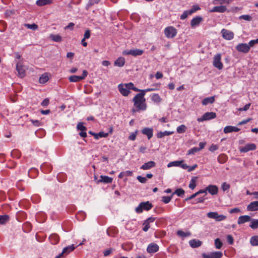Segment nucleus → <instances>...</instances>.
I'll use <instances>...</instances> for the list:
<instances>
[{"mask_svg":"<svg viewBox=\"0 0 258 258\" xmlns=\"http://www.w3.org/2000/svg\"><path fill=\"white\" fill-rule=\"evenodd\" d=\"M151 100L152 101L158 103L161 101V98L158 94H153L151 96Z\"/></svg>","mask_w":258,"mask_h":258,"instance_id":"obj_36","label":"nucleus"},{"mask_svg":"<svg viewBox=\"0 0 258 258\" xmlns=\"http://www.w3.org/2000/svg\"><path fill=\"white\" fill-rule=\"evenodd\" d=\"M153 86H155V87L153 88H147L146 89L142 90L141 91V92L144 93V95H145L146 93L147 92H151L158 89V86L157 84L153 85Z\"/></svg>","mask_w":258,"mask_h":258,"instance_id":"obj_42","label":"nucleus"},{"mask_svg":"<svg viewBox=\"0 0 258 258\" xmlns=\"http://www.w3.org/2000/svg\"><path fill=\"white\" fill-rule=\"evenodd\" d=\"M199 151L197 147H193L188 151V154H194Z\"/></svg>","mask_w":258,"mask_h":258,"instance_id":"obj_56","label":"nucleus"},{"mask_svg":"<svg viewBox=\"0 0 258 258\" xmlns=\"http://www.w3.org/2000/svg\"><path fill=\"white\" fill-rule=\"evenodd\" d=\"M226 218V217L223 215H217V219H216V220L217 221H223V220H225Z\"/></svg>","mask_w":258,"mask_h":258,"instance_id":"obj_61","label":"nucleus"},{"mask_svg":"<svg viewBox=\"0 0 258 258\" xmlns=\"http://www.w3.org/2000/svg\"><path fill=\"white\" fill-rule=\"evenodd\" d=\"M174 133L173 132L165 131V132H159L156 134V136L158 138H162L165 136H169Z\"/></svg>","mask_w":258,"mask_h":258,"instance_id":"obj_31","label":"nucleus"},{"mask_svg":"<svg viewBox=\"0 0 258 258\" xmlns=\"http://www.w3.org/2000/svg\"><path fill=\"white\" fill-rule=\"evenodd\" d=\"M230 187V184L226 182H223L221 185V188L224 191L228 190Z\"/></svg>","mask_w":258,"mask_h":258,"instance_id":"obj_53","label":"nucleus"},{"mask_svg":"<svg viewBox=\"0 0 258 258\" xmlns=\"http://www.w3.org/2000/svg\"><path fill=\"white\" fill-rule=\"evenodd\" d=\"M186 126L184 124H181L177 127L176 131L178 134H182L186 132Z\"/></svg>","mask_w":258,"mask_h":258,"instance_id":"obj_39","label":"nucleus"},{"mask_svg":"<svg viewBox=\"0 0 258 258\" xmlns=\"http://www.w3.org/2000/svg\"><path fill=\"white\" fill-rule=\"evenodd\" d=\"M216 117V114L215 112H206L200 118L197 119L198 122H202L204 120H208L212 119H214Z\"/></svg>","mask_w":258,"mask_h":258,"instance_id":"obj_9","label":"nucleus"},{"mask_svg":"<svg viewBox=\"0 0 258 258\" xmlns=\"http://www.w3.org/2000/svg\"><path fill=\"white\" fill-rule=\"evenodd\" d=\"M129 86H130V88L131 90H134L135 91H136V92H141V91L142 90H140L138 88L135 87L134 86V84L133 83H131V82L129 83Z\"/></svg>","mask_w":258,"mask_h":258,"instance_id":"obj_60","label":"nucleus"},{"mask_svg":"<svg viewBox=\"0 0 258 258\" xmlns=\"http://www.w3.org/2000/svg\"><path fill=\"white\" fill-rule=\"evenodd\" d=\"M49 103V100L48 98H45L43 100V101L41 103V105L42 106H47L48 105Z\"/></svg>","mask_w":258,"mask_h":258,"instance_id":"obj_64","label":"nucleus"},{"mask_svg":"<svg viewBox=\"0 0 258 258\" xmlns=\"http://www.w3.org/2000/svg\"><path fill=\"white\" fill-rule=\"evenodd\" d=\"M36 3L37 6L41 7L52 4L53 0H37Z\"/></svg>","mask_w":258,"mask_h":258,"instance_id":"obj_29","label":"nucleus"},{"mask_svg":"<svg viewBox=\"0 0 258 258\" xmlns=\"http://www.w3.org/2000/svg\"><path fill=\"white\" fill-rule=\"evenodd\" d=\"M137 179L142 183H145L147 181V178L145 177H142V176L139 175L137 176Z\"/></svg>","mask_w":258,"mask_h":258,"instance_id":"obj_58","label":"nucleus"},{"mask_svg":"<svg viewBox=\"0 0 258 258\" xmlns=\"http://www.w3.org/2000/svg\"><path fill=\"white\" fill-rule=\"evenodd\" d=\"M155 219L156 218L155 217H150L145 221L143 223L144 227L143 228V230L145 232H147L150 228V224L154 222Z\"/></svg>","mask_w":258,"mask_h":258,"instance_id":"obj_17","label":"nucleus"},{"mask_svg":"<svg viewBox=\"0 0 258 258\" xmlns=\"http://www.w3.org/2000/svg\"><path fill=\"white\" fill-rule=\"evenodd\" d=\"M153 205L149 201L141 202L136 208L135 211L137 213H141L143 210L149 211L152 209Z\"/></svg>","mask_w":258,"mask_h":258,"instance_id":"obj_2","label":"nucleus"},{"mask_svg":"<svg viewBox=\"0 0 258 258\" xmlns=\"http://www.w3.org/2000/svg\"><path fill=\"white\" fill-rule=\"evenodd\" d=\"M10 220V217L8 215H0V224H5Z\"/></svg>","mask_w":258,"mask_h":258,"instance_id":"obj_35","label":"nucleus"},{"mask_svg":"<svg viewBox=\"0 0 258 258\" xmlns=\"http://www.w3.org/2000/svg\"><path fill=\"white\" fill-rule=\"evenodd\" d=\"M250 227L252 229H256L258 228V220H253L250 225Z\"/></svg>","mask_w":258,"mask_h":258,"instance_id":"obj_50","label":"nucleus"},{"mask_svg":"<svg viewBox=\"0 0 258 258\" xmlns=\"http://www.w3.org/2000/svg\"><path fill=\"white\" fill-rule=\"evenodd\" d=\"M239 19H243L245 21H250L252 20V17L248 15H243L239 17Z\"/></svg>","mask_w":258,"mask_h":258,"instance_id":"obj_48","label":"nucleus"},{"mask_svg":"<svg viewBox=\"0 0 258 258\" xmlns=\"http://www.w3.org/2000/svg\"><path fill=\"white\" fill-rule=\"evenodd\" d=\"M250 243L252 246H258V236H252L250 239Z\"/></svg>","mask_w":258,"mask_h":258,"instance_id":"obj_38","label":"nucleus"},{"mask_svg":"<svg viewBox=\"0 0 258 258\" xmlns=\"http://www.w3.org/2000/svg\"><path fill=\"white\" fill-rule=\"evenodd\" d=\"M196 179L195 178H192L190 181V183L189 184L188 187L190 189H194L196 187Z\"/></svg>","mask_w":258,"mask_h":258,"instance_id":"obj_52","label":"nucleus"},{"mask_svg":"<svg viewBox=\"0 0 258 258\" xmlns=\"http://www.w3.org/2000/svg\"><path fill=\"white\" fill-rule=\"evenodd\" d=\"M227 10V7L225 6H215L210 10L211 12L224 13Z\"/></svg>","mask_w":258,"mask_h":258,"instance_id":"obj_25","label":"nucleus"},{"mask_svg":"<svg viewBox=\"0 0 258 258\" xmlns=\"http://www.w3.org/2000/svg\"><path fill=\"white\" fill-rule=\"evenodd\" d=\"M159 247L157 244L151 243L149 244L147 248V251L149 253H155L159 250Z\"/></svg>","mask_w":258,"mask_h":258,"instance_id":"obj_16","label":"nucleus"},{"mask_svg":"<svg viewBox=\"0 0 258 258\" xmlns=\"http://www.w3.org/2000/svg\"><path fill=\"white\" fill-rule=\"evenodd\" d=\"M177 234L178 236L184 237L188 236L190 235L189 232H184L182 230H178L177 232Z\"/></svg>","mask_w":258,"mask_h":258,"instance_id":"obj_45","label":"nucleus"},{"mask_svg":"<svg viewBox=\"0 0 258 258\" xmlns=\"http://www.w3.org/2000/svg\"><path fill=\"white\" fill-rule=\"evenodd\" d=\"M144 50L140 49H130L124 50L122 52L123 55H132L134 56L141 55L143 54Z\"/></svg>","mask_w":258,"mask_h":258,"instance_id":"obj_8","label":"nucleus"},{"mask_svg":"<svg viewBox=\"0 0 258 258\" xmlns=\"http://www.w3.org/2000/svg\"><path fill=\"white\" fill-rule=\"evenodd\" d=\"M77 128L78 130H80L81 132L79 133V135L82 138H86L87 137V128L83 125V123L79 122L77 125Z\"/></svg>","mask_w":258,"mask_h":258,"instance_id":"obj_15","label":"nucleus"},{"mask_svg":"<svg viewBox=\"0 0 258 258\" xmlns=\"http://www.w3.org/2000/svg\"><path fill=\"white\" fill-rule=\"evenodd\" d=\"M206 191H208L212 195H216L218 194V188L215 185H209L206 187Z\"/></svg>","mask_w":258,"mask_h":258,"instance_id":"obj_19","label":"nucleus"},{"mask_svg":"<svg viewBox=\"0 0 258 258\" xmlns=\"http://www.w3.org/2000/svg\"><path fill=\"white\" fill-rule=\"evenodd\" d=\"M75 248V246L74 244L67 246L63 249L61 253L57 255L55 258H60L61 257L63 256L64 254L67 255L70 252L73 251Z\"/></svg>","mask_w":258,"mask_h":258,"instance_id":"obj_14","label":"nucleus"},{"mask_svg":"<svg viewBox=\"0 0 258 258\" xmlns=\"http://www.w3.org/2000/svg\"><path fill=\"white\" fill-rule=\"evenodd\" d=\"M101 0H89L88 4L87 7H91L95 4H98Z\"/></svg>","mask_w":258,"mask_h":258,"instance_id":"obj_51","label":"nucleus"},{"mask_svg":"<svg viewBox=\"0 0 258 258\" xmlns=\"http://www.w3.org/2000/svg\"><path fill=\"white\" fill-rule=\"evenodd\" d=\"M203 21V18L200 16H197L195 18H193L190 22L191 27L192 28H195L199 26Z\"/></svg>","mask_w":258,"mask_h":258,"instance_id":"obj_18","label":"nucleus"},{"mask_svg":"<svg viewBox=\"0 0 258 258\" xmlns=\"http://www.w3.org/2000/svg\"><path fill=\"white\" fill-rule=\"evenodd\" d=\"M141 132L143 135H146L147 136L149 140H150L153 137V130L152 128L145 127L142 130Z\"/></svg>","mask_w":258,"mask_h":258,"instance_id":"obj_21","label":"nucleus"},{"mask_svg":"<svg viewBox=\"0 0 258 258\" xmlns=\"http://www.w3.org/2000/svg\"><path fill=\"white\" fill-rule=\"evenodd\" d=\"M202 256L203 258H221L223 253L221 251H214L209 253H204Z\"/></svg>","mask_w":258,"mask_h":258,"instance_id":"obj_10","label":"nucleus"},{"mask_svg":"<svg viewBox=\"0 0 258 258\" xmlns=\"http://www.w3.org/2000/svg\"><path fill=\"white\" fill-rule=\"evenodd\" d=\"M134 105L136 109L133 108L132 112L135 113L136 111L141 110L144 111L147 109V104L146 103V99L144 93L140 92L136 94L133 99Z\"/></svg>","mask_w":258,"mask_h":258,"instance_id":"obj_1","label":"nucleus"},{"mask_svg":"<svg viewBox=\"0 0 258 258\" xmlns=\"http://www.w3.org/2000/svg\"><path fill=\"white\" fill-rule=\"evenodd\" d=\"M156 166V163L154 161H149L147 163H144L141 167L140 169L146 170L150 169Z\"/></svg>","mask_w":258,"mask_h":258,"instance_id":"obj_22","label":"nucleus"},{"mask_svg":"<svg viewBox=\"0 0 258 258\" xmlns=\"http://www.w3.org/2000/svg\"><path fill=\"white\" fill-rule=\"evenodd\" d=\"M258 43V38L255 40H251L248 43V45L249 46V48L250 47H252L254 44Z\"/></svg>","mask_w":258,"mask_h":258,"instance_id":"obj_63","label":"nucleus"},{"mask_svg":"<svg viewBox=\"0 0 258 258\" xmlns=\"http://www.w3.org/2000/svg\"><path fill=\"white\" fill-rule=\"evenodd\" d=\"M189 13V10L188 11H185L182 14V15L180 16V19L181 20H184L185 19L188 15H191V14H190Z\"/></svg>","mask_w":258,"mask_h":258,"instance_id":"obj_47","label":"nucleus"},{"mask_svg":"<svg viewBox=\"0 0 258 258\" xmlns=\"http://www.w3.org/2000/svg\"><path fill=\"white\" fill-rule=\"evenodd\" d=\"M232 0H214L213 2V4L216 5L217 4V3L216 2H219L220 4H229Z\"/></svg>","mask_w":258,"mask_h":258,"instance_id":"obj_49","label":"nucleus"},{"mask_svg":"<svg viewBox=\"0 0 258 258\" xmlns=\"http://www.w3.org/2000/svg\"><path fill=\"white\" fill-rule=\"evenodd\" d=\"M130 86L129 83L127 84H120L118 85V89L120 94L124 96H127L130 93Z\"/></svg>","mask_w":258,"mask_h":258,"instance_id":"obj_3","label":"nucleus"},{"mask_svg":"<svg viewBox=\"0 0 258 258\" xmlns=\"http://www.w3.org/2000/svg\"><path fill=\"white\" fill-rule=\"evenodd\" d=\"M236 49L241 52L246 53L250 50L249 46L246 43H240L236 47Z\"/></svg>","mask_w":258,"mask_h":258,"instance_id":"obj_13","label":"nucleus"},{"mask_svg":"<svg viewBox=\"0 0 258 258\" xmlns=\"http://www.w3.org/2000/svg\"><path fill=\"white\" fill-rule=\"evenodd\" d=\"M182 162H183V161H176L171 162L168 164L167 167H170L172 166H180Z\"/></svg>","mask_w":258,"mask_h":258,"instance_id":"obj_40","label":"nucleus"},{"mask_svg":"<svg viewBox=\"0 0 258 258\" xmlns=\"http://www.w3.org/2000/svg\"><path fill=\"white\" fill-rule=\"evenodd\" d=\"M49 37L51 39L52 41L54 42H60L62 41L61 37L58 34H50Z\"/></svg>","mask_w":258,"mask_h":258,"instance_id":"obj_34","label":"nucleus"},{"mask_svg":"<svg viewBox=\"0 0 258 258\" xmlns=\"http://www.w3.org/2000/svg\"><path fill=\"white\" fill-rule=\"evenodd\" d=\"M173 195H174V194H172L171 195V196H163V197H162V201L163 202H164L165 204L169 203L171 201Z\"/></svg>","mask_w":258,"mask_h":258,"instance_id":"obj_41","label":"nucleus"},{"mask_svg":"<svg viewBox=\"0 0 258 258\" xmlns=\"http://www.w3.org/2000/svg\"><path fill=\"white\" fill-rule=\"evenodd\" d=\"M256 145L253 143L247 144L244 147L239 148V151L241 153H246L249 151H253L256 149Z\"/></svg>","mask_w":258,"mask_h":258,"instance_id":"obj_11","label":"nucleus"},{"mask_svg":"<svg viewBox=\"0 0 258 258\" xmlns=\"http://www.w3.org/2000/svg\"><path fill=\"white\" fill-rule=\"evenodd\" d=\"M221 33L223 38L227 40H232L234 36L232 31L225 29H222Z\"/></svg>","mask_w":258,"mask_h":258,"instance_id":"obj_12","label":"nucleus"},{"mask_svg":"<svg viewBox=\"0 0 258 258\" xmlns=\"http://www.w3.org/2000/svg\"><path fill=\"white\" fill-rule=\"evenodd\" d=\"M221 60V55L220 54H217L214 56L213 64L219 70H222L223 68V64Z\"/></svg>","mask_w":258,"mask_h":258,"instance_id":"obj_6","label":"nucleus"},{"mask_svg":"<svg viewBox=\"0 0 258 258\" xmlns=\"http://www.w3.org/2000/svg\"><path fill=\"white\" fill-rule=\"evenodd\" d=\"M217 215H218L217 212H210L207 214V216L210 218H212V219H214L216 220L217 219Z\"/></svg>","mask_w":258,"mask_h":258,"instance_id":"obj_46","label":"nucleus"},{"mask_svg":"<svg viewBox=\"0 0 258 258\" xmlns=\"http://www.w3.org/2000/svg\"><path fill=\"white\" fill-rule=\"evenodd\" d=\"M125 63V59L122 57H118L114 62V66L121 67Z\"/></svg>","mask_w":258,"mask_h":258,"instance_id":"obj_30","label":"nucleus"},{"mask_svg":"<svg viewBox=\"0 0 258 258\" xmlns=\"http://www.w3.org/2000/svg\"><path fill=\"white\" fill-rule=\"evenodd\" d=\"M251 218L249 216L244 215L241 216L238 218L237 223L239 225L248 222L250 220Z\"/></svg>","mask_w":258,"mask_h":258,"instance_id":"obj_27","label":"nucleus"},{"mask_svg":"<svg viewBox=\"0 0 258 258\" xmlns=\"http://www.w3.org/2000/svg\"><path fill=\"white\" fill-rule=\"evenodd\" d=\"M206 200V198L204 197H201L196 199L194 202H191L192 204H196L199 203H204Z\"/></svg>","mask_w":258,"mask_h":258,"instance_id":"obj_54","label":"nucleus"},{"mask_svg":"<svg viewBox=\"0 0 258 258\" xmlns=\"http://www.w3.org/2000/svg\"><path fill=\"white\" fill-rule=\"evenodd\" d=\"M48 76L46 74H42L39 78V83L44 84L48 81Z\"/></svg>","mask_w":258,"mask_h":258,"instance_id":"obj_37","label":"nucleus"},{"mask_svg":"<svg viewBox=\"0 0 258 258\" xmlns=\"http://www.w3.org/2000/svg\"><path fill=\"white\" fill-rule=\"evenodd\" d=\"M189 245L191 247L196 248V247H198L202 245V242L201 241H200L198 239H194L190 240L189 241Z\"/></svg>","mask_w":258,"mask_h":258,"instance_id":"obj_28","label":"nucleus"},{"mask_svg":"<svg viewBox=\"0 0 258 258\" xmlns=\"http://www.w3.org/2000/svg\"><path fill=\"white\" fill-rule=\"evenodd\" d=\"M184 190L182 188H180L176 189L173 194H176L178 197H181L184 195Z\"/></svg>","mask_w":258,"mask_h":258,"instance_id":"obj_44","label":"nucleus"},{"mask_svg":"<svg viewBox=\"0 0 258 258\" xmlns=\"http://www.w3.org/2000/svg\"><path fill=\"white\" fill-rule=\"evenodd\" d=\"M49 240L52 244L56 245L59 242L60 238L58 234L53 233L49 236Z\"/></svg>","mask_w":258,"mask_h":258,"instance_id":"obj_20","label":"nucleus"},{"mask_svg":"<svg viewBox=\"0 0 258 258\" xmlns=\"http://www.w3.org/2000/svg\"><path fill=\"white\" fill-rule=\"evenodd\" d=\"M239 131H240V128H239L237 127L231 126V125L226 126L224 128V132L225 134H227V133H231V132H237Z\"/></svg>","mask_w":258,"mask_h":258,"instance_id":"obj_26","label":"nucleus"},{"mask_svg":"<svg viewBox=\"0 0 258 258\" xmlns=\"http://www.w3.org/2000/svg\"><path fill=\"white\" fill-rule=\"evenodd\" d=\"M164 34L168 38H173L177 34V30L173 26H168L164 29Z\"/></svg>","mask_w":258,"mask_h":258,"instance_id":"obj_4","label":"nucleus"},{"mask_svg":"<svg viewBox=\"0 0 258 258\" xmlns=\"http://www.w3.org/2000/svg\"><path fill=\"white\" fill-rule=\"evenodd\" d=\"M113 178L108 176L101 175L100 179L97 181V183L103 182L104 183H110L112 182Z\"/></svg>","mask_w":258,"mask_h":258,"instance_id":"obj_23","label":"nucleus"},{"mask_svg":"<svg viewBox=\"0 0 258 258\" xmlns=\"http://www.w3.org/2000/svg\"><path fill=\"white\" fill-rule=\"evenodd\" d=\"M16 70L18 72V76L20 78H24L26 76L25 67L23 62L21 61L17 62L16 64Z\"/></svg>","mask_w":258,"mask_h":258,"instance_id":"obj_7","label":"nucleus"},{"mask_svg":"<svg viewBox=\"0 0 258 258\" xmlns=\"http://www.w3.org/2000/svg\"><path fill=\"white\" fill-rule=\"evenodd\" d=\"M26 27L28 29H31L32 30H36L38 28V26L35 24H26Z\"/></svg>","mask_w":258,"mask_h":258,"instance_id":"obj_59","label":"nucleus"},{"mask_svg":"<svg viewBox=\"0 0 258 258\" xmlns=\"http://www.w3.org/2000/svg\"><path fill=\"white\" fill-rule=\"evenodd\" d=\"M215 101V98L214 96L210 97H207L204 99L202 101V104L203 105H207L208 104H212Z\"/></svg>","mask_w":258,"mask_h":258,"instance_id":"obj_32","label":"nucleus"},{"mask_svg":"<svg viewBox=\"0 0 258 258\" xmlns=\"http://www.w3.org/2000/svg\"><path fill=\"white\" fill-rule=\"evenodd\" d=\"M223 245L222 242L221 241L220 239L216 238L215 240V246L216 248L220 249Z\"/></svg>","mask_w":258,"mask_h":258,"instance_id":"obj_43","label":"nucleus"},{"mask_svg":"<svg viewBox=\"0 0 258 258\" xmlns=\"http://www.w3.org/2000/svg\"><path fill=\"white\" fill-rule=\"evenodd\" d=\"M88 74V72L86 70L83 71V74L81 76L73 75L69 77V80L71 82H78L81 80H83L86 78Z\"/></svg>","mask_w":258,"mask_h":258,"instance_id":"obj_5","label":"nucleus"},{"mask_svg":"<svg viewBox=\"0 0 258 258\" xmlns=\"http://www.w3.org/2000/svg\"><path fill=\"white\" fill-rule=\"evenodd\" d=\"M138 131L137 130L135 132L133 133L129 137L128 139L131 141H135L136 139Z\"/></svg>","mask_w":258,"mask_h":258,"instance_id":"obj_55","label":"nucleus"},{"mask_svg":"<svg viewBox=\"0 0 258 258\" xmlns=\"http://www.w3.org/2000/svg\"><path fill=\"white\" fill-rule=\"evenodd\" d=\"M112 248H110L107 249L103 251V255L104 256H107L112 252Z\"/></svg>","mask_w":258,"mask_h":258,"instance_id":"obj_62","label":"nucleus"},{"mask_svg":"<svg viewBox=\"0 0 258 258\" xmlns=\"http://www.w3.org/2000/svg\"><path fill=\"white\" fill-rule=\"evenodd\" d=\"M227 156L224 154H221L218 157V162L220 164H224L226 162L227 160Z\"/></svg>","mask_w":258,"mask_h":258,"instance_id":"obj_33","label":"nucleus"},{"mask_svg":"<svg viewBox=\"0 0 258 258\" xmlns=\"http://www.w3.org/2000/svg\"><path fill=\"white\" fill-rule=\"evenodd\" d=\"M249 211H255L258 210V201L251 202L247 207Z\"/></svg>","mask_w":258,"mask_h":258,"instance_id":"obj_24","label":"nucleus"},{"mask_svg":"<svg viewBox=\"0 0 258 258\" xmlns=\"http://www.w3.org/2000/svg\"><path fill=\"white\" fill-rule=\"evenodd\" d=\"M200 9V8L198 6L194 5V6H193L192 8L190 10H189V13L191 14V15H192L194 13L196 12V11H197L198 10H199Z\"/></svg>","mask_w":258,"mask_h":258,"instance_id":"obj_57","label":"nucleus"}]
</instances>
